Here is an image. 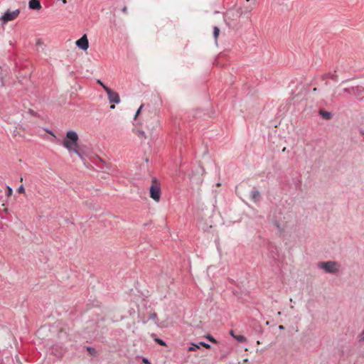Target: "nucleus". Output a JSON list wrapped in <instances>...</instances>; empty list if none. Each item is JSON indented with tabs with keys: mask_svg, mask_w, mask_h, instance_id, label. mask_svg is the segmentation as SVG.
I'll list each match as a JSON object with an SVG mask.
<instances>
[{
	"mask_svg": "<svg viewBox=\"0 0 364 364\" xmlns=\"http://www.w3.org/2000/svg\"><path fill=\"white\" fill-rule=\"evenodd\" d=\"M199 345H200V346H203V347H205V348H207V349H209V348H210V347H211L210 344L206 343L203 342V341L199 342Z\"/></svg>",
	"mask_w": 364,
	"mask_h": 364,
	"instance_id": "obj_18",
	"label": "nucleus"
},
{
	"mask_svg": "<svg viewBox=\"0 0 364 364\" xmlns=\"http://www.w3.org/2000/svg\"><path fill=\"white\" fill-rule=\"evenodd\" d=\"M19 13V9H16L12 11L7 10L1 16H0V21L5 23L8 21L14 20L18 16Z\"/></svg>",
	"mask_w": 364,
	"mask_h": 364,
	"instance_id": "obj_5",
	"label": "nucleus"
},
{
	"mask_svg": "<svg viewBox=\"0 0 364 364\" xmlns=\"http://www.w3.org/2000/svg\"><path fill=\"white\" fill-rule=\"evenodd\" d=\"M230 334L232 337H233V336H235V335L234 334V331H233L232 330L230 331Z\"/></svg>",
	"mask_w": 364,
	"mask_h": 364,
	"instance_id": "obj_26",
	"label": "nucleus"
},
{
	"mask_svg": "<svg viewBox=\"0 0 364 364\" xmlns=\"http://www.w3.org/2000/svg\"><path fill=\"white\" fill-rule=\"evenodd\" d=\"M1 218L4 219L5 218L2 215V214H1Z\"/></svg>",
	"mask_w": 364,
	"mask_h": 364,
	"instance_id": "obj_32",
	"label": "nucleus"
},
{
	"mask_svg": "<svg viewBox=\"0 0 364 364\" xmlns=\"http://www.w3.org/2000/svg\"><path fill=\"white\" fill-rule=\"evenodd\" d=\"M343 92L353 95L355 97H358L361 95L363 90L360 87L356 86V87H351L348 88H343L342 90Z\"/></svg>",
	"mask_w": 364,
	"mask_h": 364,
	"instance_id": "obj_7",
	"label": "nucleus"
},
{
	"mask_svg": "<svg viewBox=\"0 0 364 364\" xmlns=\"http://www.w3.org/2000/svg\"><path fill=\"white\" fill-rule=\"evenodd\" d=\"M28 7L30 9L39 10L41 9V2L39 0H30Z\"/></svg>",
	"mask_w": 364,
	"mask_h": 364,
	"instance_id": "obj_9",
	"label": "nucleus"
},
{
	"mask_svg": "<svg viewBox=\"0 0 364 364\" xmlns=\"http://www.w3.org/2000/svg\"><path fill=\"white\" fill-rule=\"evenodd\" d=\"M78 141L77 134L74 131H68L66 134V139L63 141V145L70 151H73L80 155L79 151L74 148L77 146Z\"/></svg>",
	"mask_w": 364,
	"mask_h": 364,
	"instance_id": "obj_1",
	"label": "nucleus"
},
{
	"mask_svg": "<svg viewBox=\"0 0 364 364\" xmlns=\"http://www.w3.org/2000/svg\"><path fill=\"white\" fill-rule=\"evenodd\" d=\"M105 92L110 103L119 104L120 102L119 95L117 92L113 91L109 87H106Z\"/></svg>",
	"mask_w": 364,
	"mask_h": 364,
	"instance_id": "obj_6",
	"label": "nucleus"
},
{
	"mask_svg": "<svg viewBox=\"0 0 364 364\" xmlns=\"http://www.w3.org/2000/svg\"><path fill=\"white\" fill-rule=\"evenodd\" d=\"M317 267L326 273L336 274L338 273L341 265L336 261H327L318 262Z\"/></svg>",
	"mask_w": 364,
	"mask_h": 364,
	"instance_id": "obj_2",
	"label": "nucleus"
},
{
	"mask_svg": "<svg viewBox=\"0 0 364 364\" xmlns=\"http://www.w3.org/2000/svg\"><path fill=\"white\" fill-rule=\"evenodd\" d=\"M199 348H200L199 343H191L188 348V350L189 351H195Z\"/></svg>",
	"mask_w": 364,
	"mask_h": 364,
	"instance_id": "obj_14",
	"label": "nucleus"
},
{
	"mask_svg": "<svg viewBox=\"0 0 364 364\" xmlns=\"http://www.w3.org/2000/svg\"><path fill=\"white\" fill-rule=\"evenodd\" d=\"M122 12L126 13L127 11V8L126 6L123 7L122 9Z\"/></svg>",
	"mask_w": 364,
	"mask_h": 364,
	"instance_id": "obj_24",
	"label": "nucleus"
},
{
	"mask_svg": "<svg viewBox=\"0 0 364 364\" xmlns=\"http://www.w3.org/2000/svg\"><path fill=\"white\" fill-rule=\"evenodd\" d=\"M143 107V105H141L139 108L137 109L136 114H135V118L137 117V115L140 113L141 109Z\"/></svg>",
	"mask_w": 364,
	"mask_h": 364,
	"instance_id": "obj_22",
	"label": "nucleus"
},
{
	"mask_svg": "<svg viewBox=\"0 0 364 364\" xmlns=\"http://www.w3.org/2000/svg\"><path fill=\"white\" fill-rule=\"evenodd\" d=\"M233 338L239 343H245L247 341L246 338L242 335L233 336Z\"/></svg>",
	"mask_w": 364,
	"mask_h": 364,
	"instance_id": "obj_12",
	"label": "nucleus"
},
{
	"mask_svg": "<svg viewBox=\"0 0 364 364\" xmlns=\"http://www.w3.org/2000/svg\"><path fill=\"white\" fill-rule=\"evenodd\" d=\"M150 197L154 199L155 201L158 202L160 200L161 197V188L159 185L156 184V180H153V184L149 188Z\"/></svg>",
	"mask_w": 364,
	"mask_h": 364,
	"instance_id": "obj_4",
	"label": "nucleus"
},
{
	"mask_svg": "<svg viewBox=\"0 0 364 364\" xmlns=\"http://www.w3.org/2000/svg\"><path fill=\"white\" fill-rule=\"evenodd\" d=\"M279 329H281V330H282V329H284V327L283 326H279Z\"/></svg>",
	"mask_w": 364,
	"mask_h": 364,
	"instance_id": "obj_30",
	"label": "nucleus"
},
{
	"mask_svg": "<svg viewBox=\"0 0 364 364\" xmlns=\"http://www.w3.org/2000/svg\"><path fill=\"white\" fill-rule=\"evenodd\" d=\"M62 3L65 4L67 3V1L66 0H61Z\"/></svg>",
	"mask_w": 364,
	"mask_h": 364,
	"instance_id": "obj_29",
	"label": "nucleus"
},
{
	"mask_svg": "<svg viewBox=\"0 0 364 364\" xmlns=\"http://www.w3.org/2000/svg\"><path fill=\"white\" fill-rule=\"evenodd\" d=\"M144 363H146V364H149V361L148 360L147 358H144L143 360Z\"/></svg>",
	"mask_w": 364,
	"mask_h": 364,
	"instance_id": "obj_23",
	"label": "nucleus"
},
{
	"mask_svg": "<svg viewBox=\"0 0 364 364\" xmlns=\"http://www.w3.org/2000/svg\"><path fill=\"white\" fill-rule=\"evenodd\" d=\"M242 15L240 11H230L225 16V21L230 28H235L237 26L238 18Z\"/></svg>",
	"mask_w": 364,
	"mask_h": 364,
	"instance_id": "obj_3",
	"label": "nucleus"
},
{
	"mask_svg": "<svg viewBox=\"0 0 364 364\" xmlns=\"http://www.w3.org/2000/svg\"><path fill=\"white\" fill-rule=\"evenodd\" d=\"M220 30L217 26H215L213 28V36L215 39L216 40L218 37Z\"/></svg>",
	"mask_w": 364,
	"mask_h": 364,
	"instance_id": "obj_15",
	"label": "nucleus"
},
{
	"mask_svg": "<svg viewBox=\"0 0 364 364\" xmlns=\"http://www.w3.org/2000/svg\"><path fill=\"white\" fill-rule=\"evenodd\" d=\"M359 341H364V329L362 331V332L360 333L359 336Z\"/></svg>",
	"mask_w": 364,
	"mask_h": 364,
	"instance_id": "obj_21",
	"label": "nucleus"
},
{
	"mask_svg": "<svg viewBox=\"0 0 364 364\" xmlns=\"http://www.w3.org/2000/svg\"><path fill=\"white\" fill-rule=\"evenodd\" d=\"M18 191H19L20 192H23V191H24V188H23V186H20V187H19V188H18Z\"/></svg>",
	"mask_w": 364,
	"mask_h": 364,
	"instance_id": "obj_25",
	"label": "nucleus"
},
{
	"mask_svg": "<svg viewBox=\"0 0 364 364\" xmlns=\"http://www.w3.org/2000/svg\"><path fill=\"white\" fill-rule=\"evenodd\" d=\"M149 319L151 320H156L157 314L156 313H151L149 314Z\"/></svg>",
	"mask_w": 364,
	"mask_h": 364,
	"instance_id": "obj_19",
	"label": "nucleus"
},
{
	"mask_svg": "<svg viewBox=\"0 0 364 364\" xmlns=\"http://www.w3.org/2000/svg\"><path fill=\"white\" fill-rule=\"evenodd\" d=\"M139 135H144V132L143 131L139 132Z\"/></svg>",
	"mask_w": 364,
	"mask_h": 364,
	"instance_id": "obj_28",
	"label": "nucleus"
},
{
	"mask_svg": "<svg viewBox=\"0 0 364 364\" xmlns=\"http://www.w3.org/2000/svg\"><path fill=\"white\" fill-rule=\"evenodd\" d=\"M319 114L325 119H330L332 117V114L329 112L320 110Z\"/></svg>",
	"mask_w": 364,
	"mask_h": 364,
	"instance_id": "obj_11",
	"label": "nucleus"
},
{
	"mask_svg": "<svg viewBox=\"0 0 364 364\" xmlns=\"http://www.w3.org/2000/svg\"><path fill=\"white\" fill-rule=\"evenodd\" d=\"M250 196L255 202L259 201L260 200V193L258 190L253 188L250 192Z\"/></svg>",
	"mask_w": 364,
	"mask_h": 364,
	"instance_id": "obj_10",
	"label": "nucleus"
},
{
	"mask_svg": "<svg viewBox=\"0 0 364 364\" xmlns=\"http://www.w3.org/2000/svg\"><path fill=\"white\" fill-rule=\"evenodd\" d=\"M87 350L90 351V353H92V350H94L92 348H88Z\"/></svg>",
	"mask_w": 364,
	"mask_h": 364,
	"instance_id": "obj_27",
	"label": "nucleus"
},
{
	"mask_svg": "<svg viewBox=\"0 0 364 364\" xmlns=\"http://www.w3.org/2000/svg\"><path fill=\"white\" fill-rule=\"evenodd\" d=\"M110 108L111 109H114V105H111Z\"/></svg>",
	"mask_w": 364,
	"mask_h": 364,
	"instance_id": "obj_31",
	"label": "nucleus"
},
{
	"mask_svg": "<svg viewBox=\"0 0 364 364\" xmlns=\"http://www.w3.org/2000/svg\"><path fill=\"white\" fill-rule=\"evenodd\" d=\"M97 82L102 87V88L104 89V90L105 91V88L106 87H108L107 85H105L100 80H97Z\"/></svg>",
	"mask_w": 364,
	"mask_h": 364,
	"instance_id": "obj_20",
	"label": "nucleus"
},
{
	"mask_svg": "<svg viewBox=\"0 0 364 364\" xmlns=\"http://www.w3.org/2000/svg\"><path fill=\"white\" fill-rule=\"evenodd\" d=\"M76 46L83 50H86L89 47V43L86 35H83L76 41Z\"/></svg>",
	"mask_w": 364,
	"mask_h": 364,
	"instance_id": "obj_8",
	"label": "nucleus"
},
{
	"mask_svg": "<svg viewBox=\"0 0 364 364\" xmlns=\"http://www.w3.org/2000/svg\"><path fill=\"white\" fill-rule=\"evenodd\" d=\"M323 79L331 78L334 81H337L338 76L335 74L326 73L323 76Z\"/></svg>",
	"mask_w": 364,
	"mask_h": 364,
	"instance_id": "obj_13",
	"label": "nucleus"
},
{
	"mask_svg": "<svg viewBox=\"0 0 364 364\" xmlns=\"http://www.w3.org/2000/svg\"><path fill=\"white\" fill-rule=\"evenodd\" d=\"M154 341L161 346H166V342L161 338H154Z\"/></svg>",
	"mask_w": 364,
	"mask_h": 364,
	"instance_id": "obj_17",
	"label": "nucleus"
},
{
	"mask_svg": "<svg viewBox=\"0 0 364 364\" xmlns=\"http://www.w3.org/2000/svg\"><path fill=\"white\" fill-rule=\"evenodd\" d=\"M205 338L210 342L213 343H217V341L213 338V336H212L210 334H208L207 336H205Z\"/></svg>",
	"mask_w": 364,
	"mask_h": 364,
	"instance_id": "obj_16",
	"label": "nucleus"
}]
</instances>
